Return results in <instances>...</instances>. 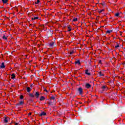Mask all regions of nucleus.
I'll list each match as a JSON object with an SVG mask.
<instances>
[{"mask_svg":"<svg viewBox=\"0 0 125 125\" xmlns=\"http://www.w3.org/2000/svg\"><path fill=\"white\" fill-rule=\"evenodd\" d=\"M78 91L80 94V95H83V90L82 87H80L78 88Z\"/></svg>","mask_w":125,"mask_h":125,"instance_id":"obj_1","label":"nucleus"},{"mask_svg":"<svg viewBox=\"0 0 125 125\" xmlns=\"http://www.w3.org/2000/svg\"><path fill=\"white\" fill-rule=\"evenodd\" d=\"M24 104V101H19V103L16 104V106H21V105H23Z\"/></svg>","mask_w":125,"mask_h":125,"instance_id":"obj_2","label":"nucleus"},{"mask_svg":"<svg viewBox=\"0 0 125 125\" xmlns=\"http://www.w3.org/2000/svg\"><path fill=\"white\" fill-rule=\"evenodd\" d=\"M39 116L40 117H42V116H46V113H45V112L43 111V112H41V113H40L39 114Z\"/></svg>","mask_w":125,"mask_h":125,"instance_id":"obj_3","label":"nucleus"},{"mask_svg":"<svg viewBox=\"0 0 125 125\" xmlns=\"http://www.w3.org/2000/svg\"><path fill=\"white\" fill-rule=\"evenodd\" d=\"M85 87L86 88H90V87H91V85L88 83H86L85 84Z\"/></svg>","mask_w":125,"mask_h":125,"instance_id":"obj_4","label":"nucleus"},{"mask_svg":"<svg viewBox=\"0 0 125 125\" xmlns=\"http://www.w3.org/2000/svg\"><path fill=\"white\" fill-rule=\"evenodd\" d=\"M39 95H40V92H36L35 94V96L36 97V98H39Z\"/></svg>","mask_w":125,"mask_h":125,"instance_id":"obj_5","label":"nucleus"},{"mask_svg":"<svg viewBox=\"0 0 125 125\" xmlns=\"http://www.w3.org/2000/svg\"><path fill=\"white\" fill-rule=\"evenodd\" d=\"M50 100H53V102H55V97H54V96H53V95H52V96L50 97Z\"/></svg>","mask_w":125,"mask_h":125,"instance_id":"obj_6","label":"nucleus"},{"mask_svg":"<svg viewBox=\"0 0 125 125\" xmlns=\"http://www.w3.org/2000/svg\"><path fill=\"white\" fill-rule=\"evenodd\" d=\"M0 68L1 69H3V68H5V65H4V62H2L1 65L0 66Z\"/></svg>","mask_w":125,"mask_h":125,"instance_id":"obj_7","label":"nucleus"},{"mask_svg":"<svg viewBox=\"0 0 125 125\" xmlns=\"http://www.w3.org/2000/svg\"><path fill=\"white\" fill-rule=\"evenodd\" d=\"M85 74L87 75V76H90V73L88 72V69L85 70Z\"/></svg>","mask_w":125,"mask_h":125,"instance_id":"obj_8","label":"nucleus"},{"mask_svg":"<svg viewBox=\"0 0 125 125\" xmlns=\"http://www.w3.org/2000/svg\"><path fill=\"white\" fill-rule=\"evenodd\" d=\"M8 120H9L8 117H5L3 121L4 123H7L8 122Z\"/></svg>","mask_w":125,"mask_h":125,"instance_id":"obj_9","label":"nucleus"},{"mask_svg":"<svg viewBox=\"0 0 125 125\" xmlns=\"http://www.w3.org/2000/svg\"><path fill=\"white\" fill-rule=\"evenodd\" d=\"M75 64L81 65V61L80 60L76 61L75 63Z\"/></svg>","mask_w":125,"mask_h":125,"instance_id":"obj_10","label":"nucleus"},{"mask_svg":"<svg viewBox=\"0 0 125 125\" xmlns=\"http://www.w3.org/2000/svg\"><path fill=\"white\" fill-rule=\"evenodd\" d=\"M54 42H51L49 44V47H52V46H54Z\"/></svg>","mask_w":125,"mask_h":125,"instance_id":"obj_11","label":"nucleus"},{"mask_svg":"<svg viewBox=\"0 0 125 125\" xmlns=\"http://www.w3.org/2000/svg\"><path fill=\"white\" fill-rule=\"evenodd\" d=\"M26 90L28 92H30L31 90H32V88H31L30 87H27Z\"/></svg>","mask_w":125,"mask_h":125,"instance_id":"obj_12","label":"nucleus"},{"mask_svg":"<svg viewBox=\"0 0 125 125\" xmlns=\"http://www.w3.org/2000/svg\"><path fill=\"white\" fill-rule=\"evenodd\" d=\"M67 28L68 29V32H71L72 31V28H71V25H68Z\"/></svg>","mask_w":125,"mask_h":125,"instance_id":"obj_13","label":"nucleus"},{"mask_svg":"<svg viewBox=\"0 0 125 125\" xmlns=\"http://www.w3.org/2000/svg\"><path fill=\"white\" fill-rule=\"evenodd\" d=\"M11 76L12 80H14V79L15 78V74L14 73H13L12 74Z\"/></svg>","mask_w":125,"mask_h":125,"instance_id":"obj_14","label":"nucleus"},{"mask_svg":"<svg viewBox=\"0 0 125 125\" xmlns=\"http://www.w3.org/2000/svg\"><path fill=\"white\" fill-rule=\"evenodd\" d=\"M44 99H45V98L44 96H41L40 100V101H43Z\"/></svg>","mask_w":125,"mask_h":125,"instance_id":"obj_15","label":"nucleus"},{"mask_svg":"<svg viewBox=\"0 0 125 125\" xmlns=\"http://www.w3.org/2000/svg\"><path fill=\"white\" fill-rule=\"evenodd\" d=\"M112 32H113V30H107L106 34H111V33H112Z\"/></svg>","mask_w":125,"mask_h":125,"instance_id":"obj_16","label":"nucleus"},{"mask_svg":"<svg viewBox=\"0 0 125 125\" xmlns=\"http://www.w3.org/2000/svg\"><path fill=\"white\" fill-rule=\"evenodd\" d=\"M39 19V17H34V18H32V20H37Z\"/></svg>","mask_w":125,"mask_h":125,"instance_id":"obj_17","label":"nucleus"},{"mask_svg":"<svg viewBox=\"0 0 125 125\" xmlns=\"http://www.w3.org/2000/svg\"><path fill=\"white\" fill-rule=\"evenodd\" d=\"M48 104L51 106L53 105V103L52 102H49V103H48Z\"/></svg>","mask_w":125,"mask_h":125,"instance_id":"obj_18","label":"nucleus"},{"mask_svg":"<svg viewBox=\"0 0 125 125\" xmlns=\"http://www.w3.org/2000/svg\"><path fill=\"white\" fill-rule=\"evenodd\" d=\"M102 5H103V6H106V3L103 2V3H102Z\"/></svg>","mask_w":125,"mask_h":125,"instance_id":"obj_19","label":"nucleus"},{"mask_svg":"<svg viewBox=\"0 0 125 125\" xmlns=\"http://www.w3.org/2000/svg\"><path fill=\"white\" fill-rule=\"evenodd\" d=\"M78 21V18H74V19H73V21H74V22H76V21Z\"/></svg>","mask_w":125,"mask_h":125,"instance_id":"obj_20","label":"nucleus"},{"mask_svg":"<svg viewBox=\"0 0 125 125\" xmlns=\"http://www.w3.org/2000/svg\"><path fill=\"white\" fill-rule=\"evenodd\" d=\"M29 96H30V97H32V98L35 97V95H34L33 94H29Z\"/></svg>","mask_w":125,"mask_h":125,"instance_id":"obj_21","label":"nucleus"},{"mask_svg":"<svg viewBox=\"0 0 125 125\" xmlns=\"http://www.w3.org/2000/svg\"><path fill=\"white\" fill-rule=\"evenodd\" d=\"M3 3H6L7 2V0H2Z\"/></svg>","mask_w":125,"mask_h":125,"instance_id":"obj_22","label":"nucleus"},{"mask_svg":"<svg viewBox=\"0 0 125 125\" xmlns=\"http://www.w3.org/2000/svg\"><path fill=\"white\" fill-rule=\"evenodd\" d=\"M40 0H37V2H35V4H39V3H40Z\"/></svg>","mask_w":125,"mask_h":125,"instance_id":"obj_23","label":"nucleus"},{"mask_svg":"<svg viewBox=\"0 0 125 125\" xmlns=\"http://www.w3.org/2000/svg\"><path fill=\"white\" fill-rule=\"evenodd\" d=\"M104 10H105L104 9L101 10L100 11H99V13H102V12H103V11H104Z\"/></svg>","mask_w":125,"mask_h":125,"instance_id":"obj_24","label":"nucleus"},{"mask_svg":"<svg viewBox=\"0 0 125 125\" xmlns=\"http://www.w3.org/2000/svg\"><path fill=\"white\" fill-rule=\"evenodd\" d=\"M2 39L4 40H7V37H5V35H3L2 37Z\"/></svg>","mask_w":125,"mask_h":125,"instance_id":"obj_25","label":"nucleus"},{"mask_svg":"<svg viewBox=\"0 0 125 125\" xmlns=\"http://www.w3.org/2000/svg\"><path fill=\"white\" fill-rule=\"evenodd\" d=\"M119 15H120L119 13H117L115 14V16H116V17H119Z\"/></svg>","mask_w":125,"mask_h":125,"instance_id":"obj_26","label":"nucleus"},{"mask_svg":"<svg viewBox=\"0 0 125 125\" xmlns=\"http://www.w3.org/2000/svg\"><path fill=\"white\" fill-rule=\"evenodd\" d=\"M99 74H100V76H104V74H102V73H101V71H100V72H99Z\"/></svg>","mask_w":125,"mask_h":125,"instance_id":"obj_27","label":"nucleus"},{"mask_svg":"<svg viewBox=\"0 0 125 125\" xmlns=\"http://www.w3.org/2000/svg\"><path fill=\"white\" fill-rule=\"evenodd\" d=\"M23 98H24V96L23 95H21L20 96V99L22 100V99H23Z\"/></svg>","mask_w":125,"mask_h":125,"instance_id":"obj_28","label":"nucleus"},{"mask_svg":"<svg viewBox=\"0 0 125 125\" xmlns=\"http://www.w3.org/2000/svg\"><path fill=\"white\" fill-rule=\"evenodd\" d=\"M74 52H75V51H74L70 52V55H72V54H74Z\"/></svg>","mask_w":125,"mask_h":125,"instance_id":"obj_29","label":"nucleus"},{"mask_svg":"<svg viewBox=\"0 0 125 125\" xmlns=\"http://www.w3.org/2000/svg\"><path fill=\"white\" fill-rule=\"evenodd\" d=\"M43 90H44V91H45L46 92H48V91H47V90H46V89L45 88H44V87H43Z\"/></svg>","mask_w":125,"mask_h":125,"instance_id":"obj_30","label":"nucleus"},{"mask_svg":"<svg viewBox=\"0 0 125 125\" xmlns=\"http://www.w3.org/2000/svg\"><path fill=\"white\" fill-rule=\"evenodd\" d=\"M118 47H120V45H119V44H118L117 45L115 46V48H118Z\"/></svg>","mask_w":125,"mask_h":125,"instance_id":"obj_31","label":"nucleus"},{"mask_svg":"<svg viewBox=\"0 0 125 125\" xmlns=\"http://www.w3.org/2000/svg\"><path fill=\"white\" fill-rule=\"evenodd\" d=\"M102 88H103V89H105V88H106V86L105 85L103 86Z\"/></svg>","mask_w":125,"mask_h":125,"instance_id":"obj_32","label":"nucleus"},{"mask_svg":"<svg viewBox=\"0 0 125 125\" xmlns=\"http://www.w3.org/2000/svg\"><path fill=\"white\" fill-rule=\"evenodd\" d=\"M31 115H32V112H30V113L28 114V116H31Z\"/></svg>","mask_w":125,"mask_h":125,"instance_id":"obj_33","label":"nucleus"},{"mask_svg":"<svg viewBox=\"0 0 125 125\" xmlns=\"http://www.w3.org/2000/svg\"><path fill=\"white\" fill-rule=\"evenodd\" d=\"M101 62H102V61H101V60H100V61H99V63H100V64H101Z\"/></svg>","mask_w":125,"mask_h":125,"instance_id":"obj_34","label":"nucleus"},{"mask_svg":"<svg viewBox=\"0 0 125 125\" xmlns=\"http://www.w3.org/2000/svg\"><path fill=\"white\" fill-rule=\"evenodd\" d=\"M19 125V123H15V125Z\"/></svg>","mask_w":125,"mask_h":125,"instance_id":"obj_35","label":"nucleus"},{"mask_svg":"<svg viewBox=\"0 0 125 125\" xmlns=\"http://www.w3.org/2000/svg\"><path fill=\"white\" fill-rule=\"evenodd\" d=\"M122 64H123V65H125V63H123Z\"/></svg>","mask_w":125,"mask_h":125,"instance_id":"obj_36","label":"nucleus"},{"mask_svg":"<svg viewBox=\"0 0 125 125\" xmlns=\"http://www.w3.org/2000/svg\"><path fill=\"white\" fill-rule=\"evenodd\" d=\"M32 86H33V85H30V87H32Z\"/></svg>","mask_w":125,"mask_h":125,"instance_id":"obj_37","label":"nucleus"},{"mask_svg":"<svg viewBox=\"0 0 125 125\" xmlns=\"http://www.w3.org/2000/svg\"><path fill=\"white\" fill-rule=\"evenodd\" d=\"M30 26H33V24H30Z\"/></svg>","mask_w":125,"mask_h":125,"instance_id":"obj_38","label":"nucleus"},{"mask_svg":"<svg viewBox=\"0 0 125 125\" xmlns=\"http://www.w3.org/2000/svg\"><path fill=\"white\" fill-rule=\"evenodd\" d=\"M80 103V104H82V103Z\"/></svg>","mask_w":125,"mask_h":125,"instance_id":"obj_39","label":"nucleus"}]
</instances>
